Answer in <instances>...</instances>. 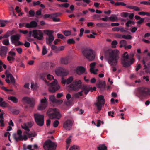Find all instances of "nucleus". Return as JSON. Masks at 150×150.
Here are the masks:
<instances>
[{
  "mask_svg": "<svg viewBox=\"0 0 150 150\" xmlns=\"http://www.w3.org/2000/svg\"><path fill=\"white\" fill-rule=\"evenodd\" d=\"M118 52L116 50H112L110 49H109L105 52V57L107 59L108 63L110 66L114 67L116 65L119 59ZM116 70V68L113 67V71L115 72Z\"/></svg>",
  "mask_w": 150,
  "mask_h": 150,
  "instance_id": "obj_1",
  "label": "nucleus"
},
{
  "mask_svg": "<svg viewBox=\"0 0 150 150\" xmlns=\"http://www.w3.org/2000/svg\"><path fill=\"white\" fill-rule=\"evenodd\" d=\"M69 87L72 90H76L81 88L82 91H83V92L84 91L86 95L87 94L91 89H92V87H89L86 86H84L82 87L81 82L80 80H75L72 84L69 85Z\"/></svg>",
  "mask_w": 150,
  "mask_h": 150,
  "instance_id": "obj_2",
  "label": "nucleus"
},
{
  "mask_svg": "<svg viewBox=\"0 0 150 150\" xmlns=\"http://www.w3.org/2000/svg\"><path fill=\"white\" fill-rule=\"evenodd\" d=\"M43 32L41 30L35 29L32 31H30L28 36L30 37L32 35L35 38L41 40L43 39Z\"/></svg>",
  "mask_w": 150,
  "mask_h": 150,
  "instance_id": "obj_3",
  "label": "nucleus"
},
{
  "mask_svg": "<svg viewBox=\"0 0 150 150\" xmlns=\"http://www.w3.org/2000/svg\"><path fill=\"white\" fill-rule=\"evenodd\" d=\"M83 56L89 61H92L94 59L95 54L93 50L89 47H86L82 51Z\"/></svg>",
  "mask_w": 150,
  "mask_h": 150,
  "instance_id": "obj_4",
  "label": "nucleus"
},
{
  "mask_svg": "<svg viewBox=\"0 0 150 150\" xmlns=\"http://www.w3.org/2000/svg\"><path fill=\"white\" fill-rule=\"evenodd\" d=\"M150 96V89L145 87H139L138 88V92L137 96L139 98H144Z\"/></svg>",
  "mask_w": 150,
  "mask_h": 150,
  "instance_id": "obj_5",
  "label": "nucleus"
},
{
  "mask_svg": "<svg viewBox=\"0 0 150 150\" xmlns=\"http://www.w3.org/2000/svg\"><path fill=\"white\" fill-rule=\"evenodd\" d=\"M47 114L51 119L56 118L59 119L61 117V115L59 110L56 108L49 109Z\"/></svg>",
  "mask_w": 150,
  "mask_h": 150,
  "instance_id": "obj_6",
  "label": "nucleus"
},
{
  "mask_svg": "<svg viewBox=\"0 0 150 150\" xmlns=\"http://www.w3.org/2000/svg\"><path fill=\"white\" fill-rule=\"evenodd\" d=\"M57 144L50 139H48L44 143L43 148L45 150H56Z\"/></svg>",
  "mask_w": 150,
  "mask_h": 150,
  "instance_id": "obj_7",
  "label": "nucleus"
},
{
  "mask_svg": "<svg viewBox=\"0 0 150 150\" xmlns=\"http://www.w3.org/2000/svg\"><path fill=\"white\" fill-rule=\"evenodd\" d=\"M129 55L127 54V52H125L123 54V59H121V62L124 67H127L130 66L131 64L134 63V59L132 58H131L130 62L128 60Z\"/></svg>",
  "mask_w": 150,
  "mask_h": 150,
  "instance_id": "obj_8",
  "label": "nucleus"
},
{
  "mask_svg": "<svg viewBox=\"0 0 150 150\" xmlns=\"http://www.w3.org/2000/svg\"><path fill=\"white\" fill-rule=\"evenodd\" d=\"M105 102V100L103 96L100 95L98 96V101L94 103V105L98 110L97 113H99L101 110L102 106L104 105Z\"/></svg>",
  "mask_w": 150,
  "mask_h": 150,
  "instance_id": "obj_9",
  "label": "nucleus"
},
{
  "mask_svg": "<svg viewBox=\"0 0 150 150\" xmlns=\"http://www.w3.org/2000/svg\"><path fill=\"white\" fill-rule=\"evenodd\" d=\"M20 36V35L18 34L12 35L10 38L11 43L13 44L16 46L23 45V43L19 40Z\"/></svg>",
  "mask_w": 150,
  "mask_h": 150,
  "instance_id": "obj_10",
  "label": "nucleus"
},
{
  "mask_svg": "<svg viewBox=\"0 0 150 150\" xmlns=\"http://www.w3.org/2000/svg\"><path fill=\"white\" fill-rule=\"evenodd\" d=\"M35 122L40 126H42L44 124V116L43 115L36 113L34 114Z\"/></svg>",
  "mask_w": 150,
  "mask_h": 150,
  "instance_id": "obj_11",
  "label": "nucleus"
},
{
  "mask_svg": "<svg viewBox=\"0 0 150 150\" xmlns=\"http://www.w3.org/2000/svg\"><path fill=\"white\" fill-rule=\"evenodd\" d=\"M60 88V86L57 84V81L54 80L50 84V86L49 88V91L52 93L55 92Z\"/></svg>",
  "mask_w": 150,
  "mask_h": 150,
  "instance_id": "obj_12",
  "label": "nucleus"
},
{
  "mask_svg": "<svg viewBox=\"0 0 150 150\" xmlns=\"http://www.w3.org/2000/svg\"><path fill=\"white\" fill-rule=\"evenodd\" d=\"M69 71L62 68H59L55 71V73L58 76H66L69 74Z\"/></svg>",
  "mask_w": 150,
  "mask_h": 150,
  "instance_id": "obj_13",
  "label": "nucleus"
},
{
  "mask_svg": "<svg viewBox=\"0 0 150 150\" xmlns=\"http://www.w3.org/2000/svg\"><path fill=\"white\" fill-rule=\"evenodd\" d=\"M23 100L29 105V107L32 108L34 106L35 101L33 98H30L28 97H25L23 98Z\"/></svg>",
  "mask_w": 150,
  "mask_h": 150,
  "instance_id": "obj_14",
  "label": "nucleus"
},
{
  "mask_svg": "<svg viewBox=\"0 0 150 150\" xmlns=\"http://www.w3.org/2000/svg\"><path fill=\"white\" fill-rule=\"evenodd\" d=\"M41 104H40L38 107V110H42L45 109L47 105V100L46 97H44L43 99L41 100Z\"/></svg>",
  "mask_w": 150,
  "mask_h": 150,
  "instance_id": "obj_15",
  "label": "nucleus"
},
{
  "mask_svg": "<svg viewBox=\"0 0 150 150\" xmlns=\"http://www.w3.org/2000/svg\"><path fill=\"white\" fill-rule=\"evenodd\" d=\"M72 122L70 120L66 121L63 124V127L66 130H70L71 129Z\"/></svg>",
  "mask_w": 150,
  "mask_h": 150,
  "instance_id": "obj_16",
  "label": "nucleus"
},
{
  "mask_svg": "<svg viewBox=\"0 0 150 150\" xmlns=\"http://www.w3.org/2000/svg\"><path fill=\"white\" fill-rule=\"evenodd\" d=\"M70 58L69 56H67L64 57L60 58L61 63L64 65H67L70 62Z\"/></svg>",
  "mask_w": 150,
  "mask_h": 150,
  "instance_id": "obj_17",
  "label": "nucleus"
},
{
  "mask_svg": "<svg viewBox=\"0 0 150 150\" xmlns=\"http://www.w3.org/2000/svg\"><path fill=\"white\" fill-rule=\"evenodd\" d=\"M7 47L6 46H3L0 49V55L2 57L4 58L7 53Z\"/></svg>",
  "mask_w": 150,
  "mask_h": 150,
  "instance_id": "obj_18",
  "label": "nucleus"
},
{
  "mask_svg": "<svg viewBox=\"0 0 150 150\" xmlns=\"http://www.w3.org/2000/svg\"><path fill=\"white\" fill-rule=\"evenodd\" d=\"M13 137L15 139L16 142L18 141V140H26L28 139V137L26 135H24L23 136L22 135L21 137H17V134H15L13 135Z\"/></svg>",
  "mask_w": 150,
  "mask_h": 150,
  "instance_id": "obj_19",
  "label": "nucleus"
},
{
  "mask_svg": "<svg viewBox=\"0 0 150 150\" xmlns=\"http://www.w3.org/2000/svg\"><path fill=\"white\" fill-rule=\"evenodd\" d=\"M73 79L72 76L70 77L67 79H64L63 78H62V83L63 84H69L71 83Z\"/></svg>",
  "mask_w": 150,
  "mask_h": 150,
  "instance_id": "obj_20",
  "label": "nucleus"
},
{
  "mask_svg": "<svg viewBox=\"0 0 150 150\" xmlns=\"http://www.w3.org/2000/svg\"><path fill=\"white\" fill-rule=\"evenodd\" d=\"M85 68L82 66L77 67L76 69V72L77 74L79 75L83 74V72H85Z\"/></svg>",
  "mask_w": 150,
  "mask_h": 150,
  "instance_id": "obj_21",
  "label": "nucleus"
},
{
  "mask_svg": "<svg viewBox=\"0 0 150 150\" xmlns=\"http://www.w3.org/2000/svg\"><path fill=\"white\" fill-rule=\"evenodd\" d=\"M49 100L53 103H59L60 102L62 103V101L57 100L55 98V96L54 95H51L49 97Z\"/></svg>",
  "mask_w": 150,
  "mask_h": 150,
  "instance_id": "obj_22",
  "label": "nucleus"
},
{
  "mask_svg": "<svg viewBox=\"0 0 150 150\" xmlns=\"http://www.w3.org/2000/svg\"><path fill=\"white\" fill-rule=\"evenodd\" d=\"M60 15V13H55L53 17L51 19H53V21L54 22H59L60 21V19L59 18H57V17H58Z\"/></svg>",
  "mask_w": 150,
  "mask_h": 150,
  "instance_id": "obj_23",
  "label": "nucleus"
},
{
  "mask_svg": "<svg viewBox=\"0 0 150 150\" xmlns=\"http://www.w3.org/2000/svg\"><path fill=\"white\" fill-rule=\"evenodd\" d=\"M96 63L95 62H93L92 63H91L90 65V71L91 73L96 74V73L94 70V67L96 65Z\"/></svg>",
  "mask_w": 150,
  "mask_h": 150,
  "instance_id": "obj_24",
  "label": "nucleus"
},
{
  "mask_svg": "<svg viewBox=\"0 0 150 150\" xmlns=\"http://www.w3.org/2000/svg\"><path fill=\"white\" fill-rule=\"evenodd\" d=\"M8 99L12 101L14 103H17L18 102V99L14 96H9L8 97Z\"/></svg>",
  "mask_w": 150,
  "mask_h": 150,
  "instance_id": "obj_25",
  "label": "nucleus"
},
{
  "mask_svg": "<svg viewBox=\"0 0 150 150\" xmlns=\"http://www.w3.org/2000/svg\"><path fill=\"white\" fill-rule=\"evenodd\" d=\"M97 149V150H107V146L104 144H100Z\"/></svg>",
  "mask_w": 150,
  "mask_h": 150,
  "instance_id": "obj_26",
  "label": "nucleus"
},
{
  "mask_svg": "<svg viewBox=\"0 0 150 150\" xmlns=\"http://www.w3.org/2000/svg\"><path fill=\"white\" fill-rule=\"evenodd\" d=\"M127 7L129 9H134V11H140V9H139V7L136 6H127Z\"/></svg>",
  "mask_w": 150,
  "mask_h": 150,
  "instance_id": "obj_27",
  "label": "nucleus"
},
{
  "mask_svg": "<svg viewBox=\"0 0 150 150\" xmlns=\"http://www.w3.org/2000/svg\"><path fill=\"white\" fill-rule=\"evenodd\" d=\"M3 113H1L0 114V123L1 124L0 126H4V118L3 116Z\"/></svg>",
  "mask_w": 150,
  "mask_h": 150,
  "instance_id": "obj_28",
  "label": "nucleus"
},
{
  "mask_svg": "<svg viewBox=\"0 0 150 150\" xmlns=\"http://www.w3.org/2000/svg\"><path fill=\"white\" fill-rule=\"evenodd\" d=\"M105 82L104 81H99L98 83L97 84V87L99 88H103L104 87Z\"/></svg>",
  "mask_w": 150,
  "mask_h": 150,
  "instance_id": "obj_29",
  "label": "nucleus"
},
{
  "mask_svg": "<svg viewBox=\"0 0 150 150\" xmlns=\"http://www.w3.org/2000/svg\"><path fill=\"white\" fill-rule=\"evenodd\" d=\"M53 33V31L50 30H44V33L49 36L53 35L52 34Z\"/></svg>",
  "mask_w": 150,
  "mask_h": 150,
  "instance_id": "obj_30",
  "label": "nucleus"
},
{
  "mask_svg": "<svg viewBox=\"0 0 150 150\" xmlns=\"http://www.w3.org/2000/svg\"><path fill=\"white\" fill-rule=\"evenodd\" d=\"M25 134H27L29 138H30L31 137H35V136L36 135V134L35 133V132L29 133L28 132H25Z\"/></svg>",
  "mask_w": 150,
  "mask_h": 150,
  "instance_id": "obj_31",
  "label": "nucleus"
},
{
  "mask_svg": "<svg viewBox=\"0 0 150 150\" xmlns=\"http://www.w3.org/2000/svg\"><path fill=\"white\" fill-rule=\"evenodd\" d=\"M38 87V84L37 83H34L32 82L31 83V88L33 89H36Z\"/></svg>",
  "mask_w": 150,
  "mask_h": 150,
  "instance_id": "obj_32",
  "label": "nucleus"
},
{
  "mask_svg": "<svg viewBox=\"0 0 150 150\" xmlns=\"http://www.w3.org/2000/svg\"><path fill=\"white\" fill-rule=\"evenodd\" d=\"M35 12L34 10L31 9L28 12V16L29 17H33L35 16Z\"/></svg>",
  "mask_w": 150,
  "mask_h": 150,
  "instance_id": "obj_33",
  "label": "nucleus"
},
{
  "mask_svg": "<svg viewBox=\"0 0 150 150\" xmlns=\"http://www.w3.org/2000/svg\"><path fill=\"white\" fill-rule=\"evenodd\" d=\"M14 59L15 58L14 57L10 56H8L7 57V60L10 63H12V62H13Z\"/></svg>",
  "mask_w": 150,
  "mask_h": 150,
  "instance_id": "obj_34",
  "label": "nucleus"
},
{
  "mask_svg": "<svg viewBox=\"0 0 150 150\" xmlns=\"http://www.w3.org/2000/svg\"><path fill=\"white\" fill-rule=\"evenodd\" d=\"M2 43L5 45H9V40L8 39L3 40Z\"/></svg>",
  "mask_w": 150,
  "mask_h": 150,
  "instance_id": "obj_35",
  "label": "nucleus"
},
{
  "mask_svg": "<svg viewBox=\"0 0 150 150\" xmlns=\"http://www.w3.org/2000/svg\"><path fill=\"white\" fill-rule=\"evenodd\" d=\"M58 6L59 7H65L66 8H67L69 6V4L67 3H65L62 4H58Z\"/></svg>",
  "mask_w": 150,
  "mask_h": 150,
  "instance_id": "obj_36",
  "label": "nucleus"
},
{
  "mask_svg": "<svg viewBox=\"0 0 150 150\" xmlns=\"http://www.w3.org/2000/svg\"><path fill=\"white\" fill-rule=\"evenodd\" d=\"M30 24L32 28L36 27L38 25V23L37 22L34 21H33L30 22Z\"/></svg>",
  "mask_w": 150,
  "mask_h": 150,
  "instance_id": "obj_37",
  "label": "nucleus"
},
{
  "mask_svg": "<svg viewBox=\"0 0 150 150\" xmlns=\"http://www.w3.org/2000/svg\"><path fill=\"white\" fill-rule=\"evenodd\" d=\"M47 52L46 47L45 46L43 45V49H42V54L44 55L46 54Z\"/></svg>",
  "mask_w": 150,
  "mask_h": 150,
  "instance_id": "obj_38",
  "label": "nucleus"
},
{
  "mask_svg": "<svg viewBox=\"0 0 150 150\" xmlns=\"http://www.w3.org/2000/svg\"><path fill=\"white\" fill-rule=\"evenodd\" d=\"M54 39V37L53 35L49 36L48 39L47 38H46V40H48L49 44H51L53 41Z\"/></svg>",
  "mask_w": 150,
  "mask_h": 150,
  "instance_id": "obj_39",
  "label": "nucleus"
},
{
  "mask_svg": "<svg viewBox=\"0 0 150 150\" xmlns=\"http://www.w3.org/2000/svg\"><path fill=\"white\" fill-rule=\"evenodd\" d=\"M22 128L25 129L28 132L30 131V129H29L28 126L26 125L25 123L24 124L23 126H21Z\"/></svg>",
  "mask_w": 150,
  "mask_h": 150,
  "instance_id": "obj_40",
  "label": "nucleus"
},
{
  "mask_svg": "<svg viewBox=\"0 0 150 150\" xmlns=\"http://www.w3.org/2000/svg\"><path fill=\"white\" fill-rule=\"evenodd\" d=\"M8 106V104L5 101H3L0 103V106L2 107H6Z\"/></svg>",
  "mask_w": 150,
  "mask_h": 150,
  "instance_id": "obj_41",
  "label": "nucleus"
},
{
  "mask_svg": "<svg viewBox=\"0 0 150 150\" xmlns=\"http://www.w3.org/2000/svg\"><path fill=\"white\" fill-rule=\"evenodd\" d=\"M54 15V13L50 14H46L44 15V18H52V17H53V16Z\"/></svg>",
  "mask_w": 150,
  "mask_h": 150,
  "instance_id": "obj_42",
  "label": "nucleus"
},
{
  "mask_svg": "<svg viewBox=\"0 0 150 150\" xmlns=\"http://www.w3.org/2000/svg\"><path fill=\"white\" fill-rule=\"evenodd\" d=\"M7 22V21H3L1 20H0V25H1L0 27H4L5 25V23Z\"/></svg>",
  "mask_w": 150,
  "mask_h": 150,
  "instance_id": "obj_43",
  "label": "nucleus"
},
{
  "mask_svg": "<svg viewBox=\"0 0 150 150\" xmlns=\"http://www.w3.org/2000/svg\"><path fill=\"white\" fill-rule=\"evenodd\" d=\"M109 19L112 21H115L118 20V18L116 17L111 16L109 17Z\"/></svg>",
  "mask_w": 150,
  "mask_h": 150,
  "instance_id": "obj_44",
  "label": "nucleus"
},
{
  "mask_svg": "<svg viewBox=\"0 0 150 150\" xmlns=\"http://www.w3.org/2000/svg\"><path fill=\"white\" fill-rule=\"evenodd\" d=\"M122 37L124 39H130L132 38V37L130 35H122Z\"/></svg>",
  "mask_w": 150,
  "mask_h": 150,
  "instance_id": "obj_45",
  "label": "nucleus"
},
{
  "mask_svg": "<svg viewBox=\"0 0 150 150\" xmlns=\"http://www.w3.org/2000/svg\"><path fill=\"white\" fill-rule=\"evenodd\" d=\"M129 13L123 12L121 13V16L122 17H126L129 15Z\"/></svg>",
  "mask_w": 150,
  "mask_h": 150,
  "instance_id": "obj_46",
  "label": "nucleus"
},
{
  "mask_svg": "<svg viewBox=\"0 0 150 150\" xmlns=\"http://www.w3.org/2000/svg\"><path fill=\"white\" fill-rule=\"evenodd\" d=\"M63 33L66 36H68L71 35V32L69 31L66 30L63 32Z\"/></svg>",
  "mask_w": 150,
  "mask_h": 150,
  "instance_id": "obj_47",
  "label": "nucleus"
},
{
  "mask_svg": "<svg viewBox=\"0 0 150 150\" xmlns=\"http://www.w3.org/2000/svg\"><path fill=\"white\" fill-rule=\"evenodd\" d=\"M116 6H125L126 4L122 2H117L115 3Z\"/></svg>",
  "mask_w": 150,
  "mask_h": 150,
  "instance_id": "obj_48",
  "label": "nucleus"
},
{
  "mask_svg": "<svg viewBox=\"0 0 150 150\" xmlns=\"http://www.w3.org/2000/svg\"><path fill=\"white\" fill-rule=\"evenodd\" d=\"M51 48L52 50L55 51L56 53H57L58 48L57 46L54 45H52L51 46Z\"/></svg>",
  "mask_w": 150,
  "mask_h": 150,
  "instance_id": "obj_49",
  "label": "nucleus"
},
{
  "mask_svg": "<svg viewBox=\"0 0 150 150\" xmlns=\"http://www.w3.org/2000/svg\"><path fill=\"white\" fill-rule=\"evenodd\" d=\"M67 42L68 44H74L75 42L73 39H70L67 40Z\"/></svg>",
  "mask_w": 150,
  "mask_h": 150,
  "instance_id": "obj_50",
  "label": "nucleus"
},
{
  "mask_svg": "<svg viewBox=\"0 0 150 150\" xmlns=\"http://www.w3.org/2000/svg\"><path fill=\"white\" fill-rule=\"evenodd\" d=\"M57 35V37L59 38H61L63 40H64L66 38V37L63 36V35L62 34L58 33Z\"/></svg>",
  "mask_w": 150,
  "mask_h": 150,
  "instance_id": "obj_51",
  "label": "nucleus"
},
{
  "mask_svg": "<svg viewBox=\"0 0 150 150\" xmlns=\"http://www.w3.org/2000/svg\"><path fill=\"white\" fill-rule=\"evenodd\" d=\"M93 17L94 19L99 20H100L99 18L100 17V16L98 14H95L93 15Z\"/></svg>",
  "mask_w": 150,
  "mask_h": 150,
  "instance_id": "obj_52",
  "label": "nucleus"
},
{
  "mask_svg": "<svg viewBox=\"0 0 150 150\" xmlns=\"http://www.w3.org/2000/svg\"><path fill=\"white\" fill-rule=\"evenodd\" d=\"M59 122L58 120H55L53 122V126L54 127H57L59 124Z\"/></svg>",
  "mask_w": 150,
  "mask_h": 150,
  "instance_id": "obj_53",
  "label": "nucleus"
},
{
  "mask_svg": "<svg viewBox=\"0 0 150 150\" xmlns=\"http://www.w3.org/2000/svg\"><path fill=\"white\" fill-rule=\"evenodd\" d=\"M22 132L21 130H18L17 131V137H21L22 136Z\"/></svg>",
  "mask_w": 150,
  "mask_h": 150,
  "instance_id": "obj_54",
  "label": "nucleus"
},
{
  "mask_svg": "<svg viewBox=\"0 0 150 150\" xmlns=\"http://www.w3.org/2000/svg\"><path fill=\"white\" fill-rule=\"evenodd\" d=\"M41 11L42 10L41 9H40L37 11H36V13H35V17H37V16H40L41 15Z\"/></svg>",
  "mask_w": 150,
  "mask_h": 150,
  "instance_id": "obj_55",
  "label": "nucleus"
},
{
  "mask_svg": "<svg viewBox=\"0 0 150 150\" xmlns=\"http://www.w3.org/2000/svg\"><path fill=\"white\" fill-rule=\"evenodd\" d=\"M117 44V42L116 40H114L112 42V45L113 47L115 48L116 45Z\"/></svg>",
  "mask_w": 150,
  "mask_h": 150,
  "instance_id": "obj_56",
  "label": "nucleus"
},
{
  "mask_svg": "<svg viewBox=\"0 0 150 150\" xmlns=\"http://www.w3.org/2000/svg\"><path fill=\"white\" fill-rule=\"evenodd\" d=\"M47 75L45 73L42 74L41 75H40V78L44 80L45 77L47 76Z\"/></svg>",
  "mask_w": 150,
  "mask_h": 150,
  "instance_id": "obj_57",
  "label": "nucleus"
},
{
  "mask_svg": "<svg viewBox=\"0 0 150 150\" xmlns=\"http://www.w3.org/2000/svg\"><path fill=\"white\" fill-rule=\"evenodd\" d=\"M47 78L49 80H51L54 79L53 76L50 74L47 75Z\"/></svg>",
  "mask_w": 150,
  "mask_h": 150,
  "instance_id": "obj_58",
  "label": "nucleus"
},
{
  "mask_svg": "<svg viewBox=\"0 0 150 150\" xmlns=\"http://www.w3.org/2000/svg\"><path fill=\"white\" fill-rule=\"evenodd\" d=\"M120 27H114L112 29V30L113 31H120L119 28Z\"/></svg>",
  "mask_w": 150,
  "mask_h": 150,
  "instance_id": "obj_59",
  "label": "nucleus"
},
{
  "mask_svg": "<svg viewBox=\"0 0 150 150\" xmlns=\"http://www.w3.org/2000/svg\"><path fill=\"white\" fill-rule=\"evenodd\" d=\"M133 22L130 20L128 21L125 24V25L127 27H129V24H132Z\"/></svg>",
  "mask_w": 150,
  "mask_h": 150,
  "instance_id": "obj_60",
  "label": "nucleus"
},
{
  "mask_svg": "<svg viewBox=\"0 0 150 150\" xmlns=\"http://www.w3.org/2000/svg\"><path fill=\"white\" fill-rule=\"evenodd\" d=\"M71 147L72 148L74 149V150H79L80 149V148L79 146L75 145H74V146Z\"/></svg>",
  "mask_w": 150,
  "mask_h": 150,
  "instance_id": "obj_61",
  "label": "nucleus"
},
{
  "mask_svg": "<svg viewBox=\"0 0 150 150\" xmlns=\"http://www.w3.org/2000/svg\"><path fill=\"white\" fill-rule=\"evenodd\" d=\"M1 88L2 90H4L5 91H6V92H8L9 91H13L12 90L7 89L4 86H2L1 87Z\"/></svg>",
  "mask_w": 150,
  "mask_h": 150,
  "instance_id": "obj_62",
  "label": "nucleus"
},
{
  "mask_svg": "<svg viewBox=\"0 0 150 150\" xmlns=\"http://www.w3.org/2000/svg\"><path fill=\"white\" fill-rule=\"evenodd\" d=\"M12 114L14 115H17L19 114V110H14L12 111Z\"/></svg>",
  "mask_w": 150,
  "mask_h": 150,
  "instance_id": "obj_63",
  "label": "nucleus"
},
{
  "mask_svg": "<svg viewBox=\"0 0 150 150\" xmlns=\"http://www.w3.org/2000/svg\"><path fill=\"white\" fill-rule=\"evenodd\" d=\"M114 112L113 111H110L108 112V115L109 116H111L112 117H114Z\"/></svg>",
  "mask_w": 150,
  "mask_h": 150,
  "instance_id": "obj_64",
  "label": "nucleus"
}]
</instances>
